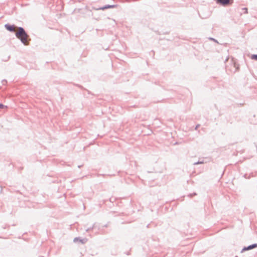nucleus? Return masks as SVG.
I'll use <instances>...</instances> for the list:
<instances>
[{
  "label": "nucleus",
  "mask_w": 257,
  "mask_h": 257,
  "mask_svg": "<svg viewBox=\"0 0 257 257\" xmlns=\"http://www.w3.org/2000/svg\"><path fill=\"white\" fill-rule=\"evenodd\" d=\"M18 31L16 33V37L21 40V42L25 45H29V35L22 27H18Z\"/></svg>",
  "instance_id": "obj_1"
},
{
  "label": "nucleus",
  "mask_w": 257,
  "mask_h": 257,
  "mask_svg": "<svg viewBox=\"0 0 257 257\" xmlns=\"http://www.w3.org/2000/svg\"><path fill=\"white\" fill-rule=\"evenodd\" d=\"M217 4H220L222 6H226L231 4L233 0H215Z\"/></svg>",
  "instance_id": "obj_2"
},
{
  "label": "nucleus",
  "mask_w": 257,
  "mask_h": 257,
  "mask_svg": "<svg viewBox=\"0 0 257 257\" xmlns=\"http://www.w3.org/2000/svg\"><path fill=\"white\" fill-rule=\"evenodd\" d=\"M87 241V239L85 238H80V237H75L73 239V242L76 243L77 242H80L81 244H85Z\"/></svg>",
  "instance_id": "obj_3"
},
{
  "label": "nucleus",
  "mask_w": 257,
  "mask_h": 257,
  "mask_svg": "<svg viewBox=\"0 0 257 257\" xmlns=\"http://www.w3.org/2000/svg\"><path fill=\"white\" fill-rule=\"evenodd\" d=\"M5 28L7 30L11 32H14L15 31V25H11L10 24H6L5 25Z\"/></svg>",
  "instance_id": "obj_4"
},
{
  "label": "nucleus",
  "mask_w": 257,
  "mask_h": 257,
  "mask_svg": "<svg viewBox=\"0 0 257 257\" xmlns=\"http://www.w3.org/2000/svg\"><path fill=\"white\" fill-rule=\"evenodd\" d=\"M256 247H257V243H254V244L249 245L247 247H244L242 250V252L243 251L252 249Z\"/></svg>",
  "instance_id": "obj_5"
},
{
  "label": "nucleus",
  "mask_w": 257,
  "mask_h": 257,
  "mask_svg": "<svg viewBox=\"0 0 257 257\" xmlns=\"http://www.w3.org/2000/svg\"><path fill=\"white\" fill-rule=\"evenodd\" d=\"M116 7V5H107L104 6V7L99 8L97 10H105L107 9L114 8H115Z\"/></svg>",
  "instance_id": "obj_6"
},
{
  "label": "nucleus",
  "mask_w": 257,
  "mask_h": 257,
  "mask_svg": "<svg viewBox=\"0 0 257 257\" xmlns=\"http://www.w3.org/2000/svg\"><path fill=\"white\" fill-rule=\"evenodd\" d=\"M204 160H202V161H198V162H195L193 165H199V164H204Z\"/></svg>",
  "instance_id": "obj_7"
},
{
  "label": "nucleus",
  "mask_w": 257,
  "mask_h": 257,
  "mask_svg": "<svg viewBox=\"0 0 257 257\" xmlns=\"http://www.w3.org/2000/svg\"><path fill=\"white\" fill-rule=\"evenodd\" d=\"M250 58L252 60H254L257 61V54H252L251 55Z\"/></svg>",
  "instance_id": "obj_8"
},
{
  "label": "nucleus",
  "mask_w": 257,
  "mask_h": 257,
  "mask_svg": "<svg viewBox=\"0 0 257 257\" xmlns=\"http://www.w3.org/2000/svg\"><path fill=\"white\" fill-rule=\"evenodd\" d=\"M242 10L244 11L243 12L244 14H247L248 13V11H247V8H242Z\"/></svg>",
  "instance_id": "obj_9"
},
{
  "label": "nucleus",
  "mask_w": 257,
  "mask_h": 257,
  "mask_svg": "<svg viewBox=\"0 0 257 257\" xmlns=\"http://www.w3.org/2000/svg\"><path fill=\"white\" fill-rule=\"evenodd\" d=\"M94 225H93V226H92V227H90V228H87V229H86V231H87V232H88V231H89L91 230L92 229H93V228H94Z\"/></svg>",
  "instance_id": "obj_10"
},
{
  "label": "nucleus",
  "mask_w": 257,
  "mask_h": 257,
  "mask_svg": "<svg viewBox=\"0 0 257 257\" xmlns=\"http://www.w3.org/2000/svg\"><path fill=\"white\" fill-rule=\"evenodd\" d=\"M195 195H196V193H193L192 194H189L188 195V196H189L190 197H192V196H195Z\"/></svg>",
  "instance_id": "obj_11"
},
{
  "label": "nucleus",
  "mask_w": 257,
  "mask_h": 257,
  "mask_svg": "<svg viewBox=\"0 0 257 257\" xmlns=\"http://www.w3.org/2000/svg\"><path fill=\"white\" fill-rule=\"evenodd\" d=\"M7 82V80H3L2 81V83H3V84H5V83H6Z\"/></svg>",
  "instance_id": "obj_12"
},
{
  "label": "nucleus",
  "mask_w": 257,
  "mask_h": 257,
  "mask_svg": "<svg viewBox=\"0 0 257 257\" xmlns=\"http://www.w3.org/2000/svg\"><path fill=\"white\" fill-rule=\"evenodd\" d=\"M4 106H5L3 104L0 103V108H3L4 107Z\"/></svg>",
  "instance_id": "obj_13"
},
{
  "label": "nucleus",
  "mask_w": 257,
  "mask_h": 257,
  "mask_svg": "<svg viewBox=\"0 0 257 257\" xmlns=\"http://www.w3.org/2000/svg\"><path fill=\"white\" fill-rule=\"evenodd\" d=\"M199 126H200V125H199V124H197V125H196V127H195V130H197V128L199 127Z\"/></svg>",
  "instance_id": "obj_14"
},
{
  "label": "nucleus",
  "mask_w": 257,
  "mask_h": 257,
  "mask_svg": "<svg viewBox=\"0 0 257 257\" xmlns=\"http://www.w3.org/2000/svg\"><path fill=\"white\" fill-rule=\"evenodd\" d=\"M210 39L212 40V41H214V42H217V41L215 39H214V38H210Z\"/></svg>",
  "instance_id": "obj_15"
}]
</instances>
